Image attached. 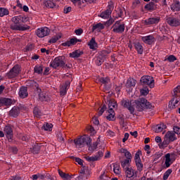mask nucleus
Segmentation results:
<instances>
[{"instance_id": "c756f323", "label": "nucleus", "mask_w": 180, "mask_h": 180, "mask_svg": "<svg viewBox=\"0 0 180 180\" xmlns=\"http://www.w3.org/2000/svg\"><path fill=\"white\" fill-rule=\"evenodd\" d=\"M134 46L138 54H143V51H144V49H143V45H141L140 42H134Z\"/></svg>"}, {"instance_id": "aec40b11", "label": "nucleus", "mask_w": 180, "mask_h": 180, "mask_svg": "<svg viewBox=\"0 0 180 180\" xmlns=\"http://www.w3.org/2000/svg\"><path fill=\"white\" fill-rule=\"evenodd\" d=\"M158 8L157 4L153 1L149 2L144 6V9L148 11V12H154V11H157Z\"/></svg>"}, {"instance_id": "ddd939ff", "label": "nucleus", "mask_w": 180, "mask_h": 180, "mask_svg": "<svg viewBox=\"0 0 180 180\" xmlns=\"http://www.w3.org/2000/svg\"><path fill=\"white\" fill-rule=\"evenodd\" d=\"M124 171L127 174V178H129V180H137V171L129 167H126Z\"/></svg>"}, {"instance_id": "f03ea898", "label": "nucleus", "mask_w": 180, "mask_h": 180, "mask_svg": "<svg viewBox=\"0 0 180 180\" xmlns=\"http://www.w3.org/2000/svg\"><path fill=\"white\" fill-rule=\"evenodd\" d=\"M138 112H143L144 109H153V105L146 98H139L134 101Z\"/></svg>"}, {"instance_id": "e2e57ef3", "label": "nucleus", "mask_w": 180, "mask_h": 180, "mask_svg": "<svg viewBox=\"0 0 180 180\" xmlns=\"http://www.w3.org/2000/svg\"><path fill=\"white\" fill-rule=\"evenodd\" d=\"M124 157L127 158V160H129V161H131V153L127 150L124 153Z\"/></svg>"}, {"instance_id": "864d4df0", "label": "nucleus", "mask_w": 180, "mask_h": 180, "mask_svg": "<svg viewBox=\"0 0 180 180\" xmlns=\"http://www.w3.org/2000/svg\"><path fill=\"white\" fill-rule=\"evenodd\" d=\"M34 49V44H28L25 48L24 49L25 51V52H27V51H32V50Z\"/></svg>"}, {"instance_id": "a19ab883", "label": "nucleus", "mask_w": 180, "mask_h": 180, "mask_svg": "<svg viewBox=\"0 0 180 180\" xmlns=\"http://www.w3.org/2000/svg\"><path fill=\"white\" fill-rule=\"evenodd\" d=\"M111 14L112 13L109 10H105L100 14V18H102L103 19H108Z\"/></svg>"}, {"instance_id": "6e6d98bb", "label": "nucleus", "mask_w": 180, "mask_h": 180, "mask_svg": "<svg viewBox=\"0 0 180 180\" xmlns=\"http://www.w3.org/2000/svg\"><path fill=\"white\" fill-rule=\"evenodd\" d=\"M45 6H46V8H54V6H56V4L53 3L51 1H46L44 3Z\"/></svg>"}, {"instance_id": "0eeeda50", "label": "nucleus", "mask_w": 180, "mask_h": 180, "mask_svg": "<svg viewBox=\"0 0 180 180\" xmlns=\"http://www.w3.org/2000/svg\"><path fill=\"white\" fill-rule=\"evenodd\" d=\"M141 150H139L136 153L134 156L135 164L136 165L137 170L139 171V172H141V171H143V167H144V165L141 162V158H140V155H141Z\"/></svg>"}, {"instance_id": "58836bf2", "label": "nucleus", "mask_w": 180, "mask_h": 180, "mask_svg": "<svg viewBox=\"0 0 180 180\" xmlns=\"http://www.w3.org/2000/svg\"><path fill=\"white\" fill-rule=\"evenodd\" d=\"M34 72L38 75L43 74V66L39 65H35V67L34 68Z\"/></svg>"}, {"instance_id": "09e8293b", "label": "nucleus", "mask_w": 180, "mask_h": 180, "mask_svg": "<svg viewBox=\"0 0 180 180\" xmlns=\"http://www.w3.org/2000/svg\"><path fill=\"white\" fill-rule=\"evenodd\" d=\"M70 158L71 160H75V161L77 162L79 165H81V167H84V160H82V159L79 158H75L74 156H71Z\"/></svg>"}, {"instance_id": "20e7f679", "label": "nucleus", "mask_w": 180, "mask_h": 180, "mask_svg": "<svg viewBox=\"0 0 180 180\" xmlns=\"http://www.w3.org/2000/svg\"><path fill=\"white\" fill-rule=\"evenodd\" d=\"M20 72H22V66L17 64L14 65L7 73V77L9 79H12V78H16Z\"/></svg>"}, {"instance_id": "69168bd1", "label": "nucleus", "mask_w": 180, "mask_h": 180, "mask_svg": "<svg viewBox=\"0 0 180 180\" xmlns=\"http://www.w3.org/2000/svg\"><path fill=\"white\" fill-rule=\"evenodd\" d=\"M87 130H88V131H90V133H91V134H96V131H95V128H94V127H92V126H89V127H87Z\"/></svg>"}, {"instance_id": "603ef678", "label": "nucleus", "mask_w": 180, "mask_h": 180, "mask_svg": "<svg viewBox=\"0 0 180 180\" xmlns=\"http://www.w3.org/2000/svg\"><path fill=\"white\" fill-rule=\"evenodd\" d=\"M99 81L101 82V84H104L105 85L110 83V79L108 77H101L99 79Z\"/></svg>"}, {"instance_id": "4d7b16f0", "label": "nucleus", "mask_w": 180, "mask_h": 180, "mask_svg": "<svg viewBox=\"0 0 180 180\" xmlns=\"http://www.w3.org/2000/svg\"><path fill=\"white\" fill-rule=\"evenodd\" d=\"M130 162H131V161L127 159L121 161V166L123 167V169H126V166L128 165V164H130Z\"/></svg>"}, {"instance_id": "2f4dec72", "label": "nucleus", "mask_w": 180, "mask_h": 180, "mask_svg": "<svg viewBox=\"0 0 180 180\" xmlns=\"http://www.w3.org/2000/svg\"><path fill=\"white\" fill-rule=\"evenodd\" d=\"M165 168H169V167H171V165L172 164V162H171V154L167 153L165 155Z\"/></svg>"}, {"instance_id": "393cba45", "label": "nucleus", "mask_w": 180, "mask_h": 180, "mask_svg": "<svg viewBox=\"0 0 180 180\" xmlns=\"http://www.w3.org/2000/svg\"><path fill=\"white\" fill-rule=\"evenodd\" d=\"M107 102H108V109H115V108H117V103L115 98H110V97L107 98Z\"/></svg>"}, {"instance_id": "c9c22d12", "label": "nucleus", "mask_w": 180, "mask_h": 180, "mask_svg": "<svg viewBox=\"0 0 180 180\" xmlns=\"http://www.w3.org/2000/svg\"><path fill=\"white\" fill-rule=\"evenodd\" d=\"M33 115L34 117H40L41 116V110L39 106H35L33 109Z\"/></svg>"}, {"instance_id": "c03bdc74", "label": "nucleus", "mask_w": 180, "mask_h": 180, "mask_svg": "<svg viewBox=\"0 0 180 180\" xmlns=\"http://www.w3.org/2000/svg\"><path fill=\"white\" fill-rule=\"evenodd\" d=\"M42 129H44L46 131H51L53 130V124L46 122V124L42 126Z\"/></svg>"}, {"instance_id": "680f3d73", "label": "nucleus", "mask_w": 180, "mask_h": 180, "mask_svg": "<svg viewBox=\"0 0 180 180\" xmlns=\"http://www.w3.org/2000/svg\"><path fill=\"white\" fill-rule=\"evenodd\" d=\"M105 109H108V108L104 104V105H103V106L101 108V110L98 111V116H102L103 115V112H105Z\"/></svg>"}, {"instance_id": "f8f14e48", "label": "nucleus", "mask_w": 180, "mask_h": 180, "mask_svg": "<svg viewBox=\"0 0 180 180\" xmlns=\"http://www.w3.org/2000/svg\"><path fill=\"white\" fill-rule=\"evenodd\" d=\"M71 85V82L70 80H67L65 83L60 85V96H65L67 95V91L70 89V86Z\"/></svg>"}, {"instance_id": "13d9d810", "label": "nucleus", "mask_w": 180, "mask_h": 180, "mask_svg": "<svg viewBox=\"0 0 180 180\" xmlns=\"http://www.w3.org/2000/svg\"><path fill=\"white\" fill-rule=\"evenodd\" d=\"M60 39H61V36H56V37H53L49 41V43H57V41H58V40H60Z\"/></svg>"}, {"instance_id": "473e14b6", "label": "nucleus", "mask_w": 180, "mask_h": 180, "mask_svg": "<svg viewBox=\"0 0 180 180\" xmlns=\"http://www.w3.org/2000/svg\"><path fill=\"white\" fill-rule=\"evenodd\" d=\"M103 29H105V26L103 25V24L99 22L96 25H93L91 32H95V30H96L97 32H101V30H103Z\"/></svg>"}, {"instance_id": "49530a36", "label": "nucleus", "mask_w": 180, "mask_h": 180, "mask_svg": "<svg viewBox=\"0 0 180 180\" xmlns=\"http://www.w3.org/2000/svg\"><path fill=\"white\" fill-rule=\"evenodd\" d=\"M148 92H150V91L148 90V87L147 86H143V89H140V94L143 96H147V95H148Z\"/></svg>"}, {"instance_id": "9b49d317", "label": "nucleus", "mask_w": 180, "mask_h": 180, "mask_svg": "<svg viewBox=\"0 0 180 180\" xmlns=\"http://www.w3.org/2000/svg\"><path fill=\"white\" fill-rule=\"evenodd\" d=\"M37 36L40 38L46 37L50 34V29L47 27L38 28L36 32Z\"/></svg>"}, {"instance_id": "a211bd4d", "label": "nucleus", "mask_w": 180, "mask_h": 180, "mask_svg": "<svg viewBox=\"0 0 180 180\" xmlns=\"http://www.w3.org/2000/svg\"><path fill=\"white\" fill-rule=\"evenodd\" d=\"M13 103L12 98L1 97L0 98V107L11 106Z\"/></svg>"}, {"instance_id": "052dcab7", "label": "nucleus", "mask_w": 180, "mask_h": 180, "mask_svg": "<svg viewBox=\"0 0 180 180\" xmlns=\"http://www.w3.org/2000/svg\"><path fill=\"white\" fill-rule=\"evenodd\" d=\"M173 132L174 133V134H178L179 136H180V127L178 126H174Z\"/></svg>"}, {"instance_id": "7c9ffc66", "label": "nucleus", "mask_w": 180, "mask_h": 180, "mask_svg": "<svg viewBox=\"0 0 180 180\" xmlns=\"http://www.w3.org/2000/svg\"><path fill=\"white\" fill-rule=\"evenodd\" d=\"M58 172L60 175V176L62 178L63 180H71V175L67 173H64L61 169H58Z\"/></svg>"}, {"instance_id": "bb28decb", "label": "nucleus", "mask_w": 180, "mask_h": 180, "mask_svg": "<svg viewBox=\"0 0 180 180\" xmlns=\"http://www.w3.org/2000/svg\"><path fill=\"white\" fill-rule=\"evenodd\" d=\"M112 27V32H114V33L122 34L124 32V23L120 24L119 27L115 26L114 25Z\"/></svg>"}, {"instance_id": "4be33fe9", "label": "nucleus", "mask_w": 180, "mask_h": 180, "mask_svg": "<svg viewBox=\"0 0 180 180\" xmlns=\"http://www.w3.org/2000/svg\"><path fill=\"white\" fill-rule=\"evenodd\" d=\"M165 136L166 137V139H169L170 143H172L173 141L177 140L176 135L172 131H168Z\"/></svg>"}, {"instance_id": "1a4fd4ad", "label": "nucleus", "mask_w": 180, "mask_h": 180, "mask_svg": "<svg viewBox=\"0 0 180 180\" xmlns=\"http://www.w3.org/2000/svg\"><path fill=\"white\" fill-rule=\"evenodd\" d=\"M121 105L125 109H128L131 115H134V107L131 105V101L130 100L127 99V100H122L121 101Z\"/></svg>"}, {"instance_id": "bf43d9fd", "label": "nucleus", "mask_w": 180, "mask_h": 180, "mask_svg": "<svg viewBox=\"0 0 180 180\" xmlns=\"http://www.w3.org/2000/svg\"><path fill=\"white\" fill-rule=\"evenodd\" d=\"M82 169H80L79 174L80 175H83L84 176H85V172L88 171V167L86 166H82Z\"/></svg>"}, {"instance_id": "3c124183", "label": "nucleus", "mask_w": 180, "mask_h": 180, "mask_svg": "<svg viewBox=\"0 0 180 180\" xmlns=\"http://www.w3.org/2000/svg\"><path fill=\"white\" fill-rule=\"evenodd\" d=\"M98 144H99V142L94 143L93 146H92V143H91L89 146V151H95V150L98 148Z\"/></svg>"}, {"instance_id": "a18cd8bd", "label": "nucleus", "mask_w": 180, "mask_h": 180, "mask_svg": "<svg viewBox=\"0 0 180 180\" xmlns=\"http://www.w3.org/2000/svg\"><path fill=\"white\" fill-rule=\"evenodd\" d=\"M113 169H114V172L117 174V175H120V165H119V164L117 163H114L113 164Z\"/></svg>"}, {"instance_id": "a878e982", "label": "nucleus", "mask_w": 180, "mask_h": 180, "mask_svg": "<svg viewBox=\"0 0 180 180\" xmlns=\"http://www.w3.org/2000/svg\"><path fill=\"white\" fill-rule=\"evenodd\" d=\"M82 54H84V51L79 49H77L69 53V56L70 57V58H79V57H81Z\"/></svg>"}, {"instance_id": "6ab92c4d", "label": "nucleus", "mask_w": 180, "mask_h": 180, "mask_svg": "<svg viewBox=\"0 0 180 180\" xmlns=\"http://www.w3.org/2000/svg\"><path fill=\"white\" fill-rule=\"evenodd\" d=\"M20 115V108L18 106H14L12 109L9 111L8 115L10 117L16 118Z\"/></svg>"}, {"instance_id": "7ed1b4c3", "label": "nucleus", "mask_w": 180, "mask_h": 180, "mask_svg": "<svg viewBox=\"0 0 180 180\" xmlns=\"http://www.w3.org/2000/svg\"><path fill=\"white\" fill-rule=\"evenodd\" d=\"M74 143L75 146H78L80 148L85 147V146L89 147L92 144V139L88 135H83L80 138L75 139Z\"/></svg>"}, {"instance_id": "4c0bfd02", "label": "nucleus", "mask_w": 180, "mask_h": 180, "mask_svg": "<svg viewBox=\"0 0 180 180\" xmlns=\"http://www.w3.org/2000/svg\"><path fill=\"white\" fill-rule=\"evenodd\" d=\"M173 96H174V98H176L179 101H180V85L177 86L174 89Z\"/></svg>"}, {"instance_id": "cd10ccee", "label": "nucleus", "mask_w": 180, "mask_h": 180, "mask_svg": "<svg viewBox=\"0 0 180 180\" xmlns=\"http://www.w3.org/2000/svg\"><path fill=\"white\" fill-rule=\"evenodd\" d=\"M136 84H137V80L133 77H129L127 80L126 86L127 88H131V86H136Z\"/></svg>"}, {"instance_id": "5701e85b", "label": "nucleus", "mask_w": 180, "mask_h": 180, "mask_svg": "<svg viewBox=\"0 0 180 180\" xmlns=\"http://www.w3.org/2000/svg\"><path fill=\"white\" fill-rule=\"evenodd\" d=\"M170 9L172 12L180 11V2L178 0H174L173 3L170 6Z\"/></svg>"}, {"instance_id": "412c9836", "label": "nucleus", "mask_w": 180, "mask_h": 180, "mask_svg": "<svg viewBox=\"0 0 180 180\" xmlns=\"http://www.w3.org/2000/svg\"><path fill=\"white\" fill-rule=\"evenodd\" d=\"M18 95L21 99H25V98H27L29 96V93H27V86H21L20 88V91Z\"/></svg>"}, {"instance_id": "9d476101", "label": "nucleus", "mask_w": 180, "mask_h": 180, "mask_svg": "<svg viewBox=\"0 0 180 180\" xmlns=\"http://www.w3.org/2000/svg\"><path fill=\"white\" fill-rule=\"evenodd\" d=\"M26 86L28 88H31V89H34L37 91V94H40L41 92V89L39 86L38 83L34 80H27L26 82Z\"/></svg>"}, {"instance_id": "8fccbe9b", "label": "nucleus", "mask_w": 180, "mask_h": 180, "mask_svg": "<svg viewBox=\"0 0 180 180\" xmlns=\"http://www.w3.org/2000/svg\"><path fill=\"white\" fill-rule=\"evenodd\" d=\"M171 174H172V169H167V170L165 172V174H164V175H163L162 179H163V180H167V179H168V178L169 177V175H171Z\"/></svg>"}, {"instance_id": "5fc2aeb1", "label": "nucleus", "mask_w": 180, "mask_h": 180, "mask_svg": "<svg viewBox=\"0 0 180 180\" xmlns=\"http://www.w3.org/2000/svg\"><path fill=\"white\" fill-rule=\"evenodd\" d=\"M165 61H169V63H174V61H176V58L174 55H170L165 59Z\"/></svg>"}, {"instance_id": "b1692460", "label": "nucleus", "mask_w": 180, "mask_h": 180, "mask_svg": "<svg viewBox=\"0 0 180 180\" xmlns=\"http://www.w3.org/2000/svg\"><path fill=\"white\" fill-rule=\"evenodd\" d=\"M173 97L174 98L171 99V101H169V105H168L169 109H175L176 106H178L177 105L179 102V100L175 96H173Z\"/></svg>"}, {"instance_id": "f257e3e1", "label": "nucleus", "mask_w": 180, "mask_h": 180, "mask_svg": "<svg viewBox=\"0 0 180 180\" xmlns=\"http://www.w3.org/2000/svg\"><path fill=\"white\" fill-rule=\"evenodd\" d=\"M20 19V15L15 16L12 18L13 22L10 25V28L12 30L25 32V30H29V29H30V26H25V25L22 24Z\"/></svg>"}, {"instance_id": "774afa93", "label": "nucleus", "mask_w": 180, "mask_h": 180, "mask_svg": "<svg viewBox=\"0 0 180 180\" xmlns=\"http://www.w3.org/2000/svg\"><path fill=\"white\" fill-rule=\"evenodd\" d=\"M75 180H86V176H84L83 174H79Z\"/></svg>"}, {"instance_id": "de8ad7c7", "label": "nucleus", "mask_w": 180, "mask_h": 180, "mask_svg": "<svg viewBox=\"0 0 180 180\" xmlns=\"http://www.w3.org/2000/svg\"><path fill=\"white\" fill-rule=\"evenodd\" d=\"M70 46H75L76 44L81 43L82 39H78L77 37H74L70 39Z\"/></svg>"}, {"instance_id": "f3484780", "label": "nucleus", "mask_w": 180, "mask_h": 180, "mask_svg": "<svg viewBox=\"0 0 180 180\" xmlns=\"http://www.w3.org/2000/svg\"><path fill=\"white\" fill-rule=\"evenodd\" d=\"M141 40L145 44H148V46H151L153 43L155 41V37H154V35L150 34L145 37H141Z\"/></svg>"}, {"instance_id": "f704fd0d", "label": "nucleus", "mask_w": 180, "mask_h": 180, "mask_svg": "<svg viewBox=\"0 0 180 180\" xmlns=\"http://www.w3.org/2000/svg\"><path fill=\"white\" fill-rule=\"evenodd\" d=\"M41 143H36L35 145H34V146L30 148L31 152L34 154H39V153H40V148L41 147Z\"/></svg>"}, {"instance_id": "79ce46f5", "label": "nucleus", "mask_w": 180, "mask_h": 180, "mask_svg": "<svg viewBox=\"0 0 180 180\" xmlns=\"http://www.w3.org/2000/svg\"><path fill=\"white\" fill-rule=\"evenodd\" d=\"M85 160L88 161L89 162H94V161H99V158L94 155V156H86L84 157Z\"/></svg>"}, {"instance_id": "338daca9", "label": "nucleus", "mask_w": 180, "mask_h": 180, "mask_svg": "<svg viewBox=\"0 0 180 180\" xmlns=\"http://www.w3.org/2000/svg\"><path fill=\"white\" fill-rule=\"evenodd\" d=\"M117 9H118V13H117V16L115 17V19H117V18H122V16H123V10L120 8Z\"/></svg>"}, {"instance_id": "ea45409f", "label": "nucleus", "mask_w": 180, "mask_h": 180, "mask_svg": "<svg viewBox=\"0 0 180 180\" xmlns=\"http://www.w3.org/2000/svg\"><path fill=\"white\" fill-rule=\"evenodd\" d=\"M9 15V10L8 8L0 7V18H4Z\"/></svg>"}, {"instance_id": "37998d69", "label": "nucleus", "mask_w": 180, "mask_h": 180, "mask_svg": "<svg viewBox=\"0 0 180 180\" xmlns=\"http://www.w3.org/2000/svg\"><path fill=\"white\" fill-rule=\"evenodd\" d=\"M38 94L39 100H41V102H47L49 101V97L46 95V94L41 93V91Z\"/></svg>"}, {"instance_id": "39448f33", "label": "nucleus", "mask_w": 180, "mask_h": 180, "mask_svg": "<svg viewBox=\"0 0 180 180\" xmlns=\"http://www.w3.org/2000/svg\"><path fill=\"white\" fill-rule=\"evenodd\" d=\"M64 60L65 58L63 56H58L55 58L52 62H51L50 67L54 70H57L58 67L60 68H64Z\"/></svg>"}, {"instance_id": "6e6552de", "label": "nucleus", "mask_w": 180, "mask_h": 180, "mask_svg": "<svg viewBox=\"0 0 180 180\" xmlns=\"http://www.w3.org/2000/svg\"><path fill=\"white\" fill-rule=\"evenodd\" d=\"M108 51L103 50L99 52L98 55L96 57L95 63L99 67L101 64L105 63V58H106V55Z\"/></svg>"}, {"instance_id": "72a5a7b5", "label": "nucleus", "mask_w": 180, "mask_h": 180, "mask_svg": "<svg viewBox=\"0 0 180 180\" xmlns=\"http://www.w3.org/2000/svg\"><path fill=\"white\" fill-rule=\"evenodd\" d=\"M88 46H89V49L91 50H96V47H98V43H96L95 38H91V39L88 44Z\"/></svg>"}, {"instance_id": "c85d7f7f", "label": "nucleus", "mask_w": 180, "mask_h": 180, "mask_svg": "<svg viewBox=\"0 0 180 180\" xmlns=\"http://www.w3.org/2000/svg\"><path fill=\"white\" fill-rule=\"evenodd\" d=\"M108 112L109 115L106 117L107 120L115 122V120H116V117H115V110L112 109H108Z\"/></svg>"}, {"instance_id": "4468645a", "label": "nucleus", "mask_w": 180, "mask_h": 180, "mask_svg": "<svg viewBox=\"0 0 180 180\" xmlns=\"http://www.w3.org/2000/svg\"><path fill=\"white\" fill-rule=\"evenodd\" d=\"M4 131L8 141H12V138L13 137V129L12 128V125L11 124L6 125Z\"/></svg>"}, {"instance_id": "423d86ee", "label": "nucleus", "mask_w": 180, "mask_h": 180, "mask_svg": "<svg viewBox=\"0 0 180 180\" xmlns=\"http://www.w3.org/2000/svg\"><path fill=\"white\" fill-rule=\"evenodd\" d=\"M140 82L143 86H150V88L154 86V78H153L151 76H143L140 79Z\"/></svg>"}, {"instance_id": "dca6fc26", "label": "nucleus", "mask_w": 180, "mask_h": 180, "mask_svg": "<svg viewBox=\"0 0 180 180\" xmlns=\"http://www.w3.org/2000/svg\"><path fill=\"white\" fill-rule=\"evenodd\" d=\"M160 20H161L160 17H158V16L153 17V18H149L145 20L144 23L147 26L151 25H158V23H160Z\"/></svg>"}, {"instance_id": "e433bc0d", "label": "nucleus", "mask_w": 180, "mask_h": 180, "mask_svg": "<svg viewBox=\"0 0 180 180\" xmlns=\"http://www.w3.org/2000/svg\"><path fill=\"white\" fill-rule=\"evenodd\" d=\"M171 142L166 136L164 137V141L159 144L160 148H165Z\"/></svg>"}, {"instance_id": "2eb2a0df", "label": "nucleus", "mask_w": 180, "mask_h": 180, "mask_svg": "<svg viewBox=\"0 0 180 180\" xmlns=\"http://www.w3.org/2000/svg\"><path fill=\"white\" fill-rule=\"evenodd\" d=\"M166 22L169 26H172V27H178V26H180V20L175 17H168L166 19Z\"/></svg>"}, {"instance_id": "0e129e2a", "label": "nucleus", "mask_w": 180, "mask_h": 180, "mask_svg": "<svg viewBox=\"0 0 180 180\" xmlns=\"http://www.w3.org/2000/svg\"><path fill=\"white\" fill-rule=\"evenodd\" d=\"M71 9H72L71 6L68 7L67 6H65L63 9V13H65V14L70 13V12H71Z\"/></svg>"}]
</instances>
